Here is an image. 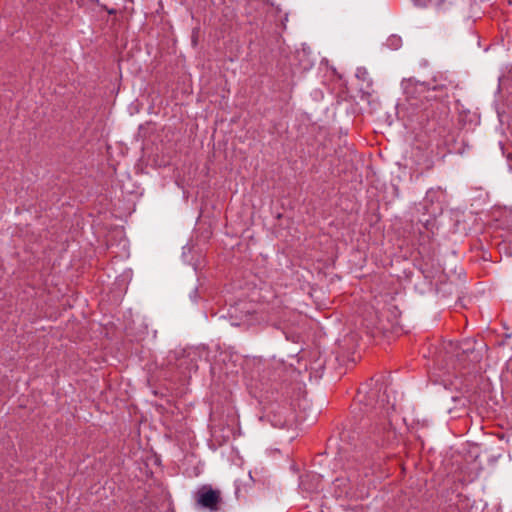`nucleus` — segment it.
<instances>
[{
    "label": "nucleus",
    "instance_id": "1",
    "mask_svg": "<svg viewBox=\"0 0 512 512\" xmlns=\"http://www.w3.org/2000/svg\"><path fill=\"white\" fill-rule=\"evenodd\" d=\"M196 501L200 507L216 511L221 501L220 491L214 490L210 486H203L197 493Z\"/></svg>",
    "mask_w": 512,
    "mask_h": 512
},
{
    "label": "nucleus",
    "instance_id": "2",
    "mask_svg": "<svg viewBox=\"0 0 512 512\" xmlns=\"http://www.w3.org/2000/svg\"><path fill=\"white\" fill-rule=\"evenodd\" d=\"M417 165H423L426 170L433 167V160L430 155L422 154L421 158L416 161Z\"/></svg>",
    "mask_w": 512,
    "mask_h": 512
},
{
    "label": "nucleus",
    "instance_id": "3",
    "mask_svg": "<svg viewBox=\"0 0 512 512\" xmlns=\"http://www.w3.org/2000/svg\"><path fill=\"white\" fill-rule=\"evenodd\" d=\"M445 0H413L415 5L417 6H440L442 3H444Z\"/></svg>",
    "mask_w": 512,
    "mask_h": 512
},
{
    "label": "nucleus",
    "instance_id": "4",
    "mask_svg": "<svg viewBox=\"0 0 512 512\" xmlns=\"http://www.w3.org/2000/svg\"><path fill=\"white\" fill-rule=\"evenodd\" d=\"M447 81L444 80V81H441L439 83H437V80L436 78L434 79V83H427V88L428 89H432V90H442V89H445L447 88Z\"/></svg>",
    "mask_w": 512,
    "mask_h": 512
},
{
    "label": "nucleus",
    "instance_id": "5",
    "mask_svg": "<svg viewBox=\"0 0 512 512\" xmlns=\"http://www.w3.org/2000/svg\"><path fill=\"white\" fill-rule=\"evenodd\" d=\"M453 2L455 4H458L460 2H463L464 4H467V5H472V3L474 2V0H453Z\"/></svg>",
    "mask_w": 512,
    "mask_h": 512
}]
</instances>
